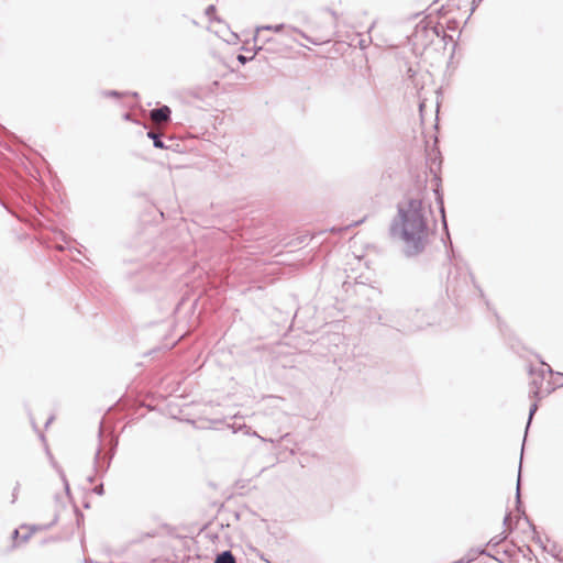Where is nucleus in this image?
<instances>
[{"label": "nucleus", "instance_id": "1", "mask_svg": "<svg viewBox=\"0 0 563 563\" xmlns=\"http://www.w3.org/2000/svg\"><path fill=\"white\" fill-rule=\"evenodd\" d=\"M428 232L424 221L417 212L408 213L402 220V240L406 243V252L415 255L421 252L427 244Z\"/></svg>", "mask_w": 563, "mask_h": 563}, {"label": "nucleus", "instance_id": "2", "mask_svg": "<svg viewBox=\"0 0 563 563\" xmlns=\"http://www.w3.org/2000/svg\"><path fill=\"white\" fill-rule=\"evenodd\" d=\"M150 117L155 124L165 123L169 121L170 109L167 106H163L158 109L152 110Z\"/></svg>", "mask_w": 563, "mask_h": 563}, {"label": "nucleus", "instance_id": "3", "mask_svg": "<svg viewBox=\"0 0 563 563\" xmlns=\"http://www.w3.org/2000/svg\"><path fill=\"white\" fill-rule=\"evenodd\" d=\"M214 563H235V559L231 552L225 551L216 559Z\"/></svg>", "mask_w": 563, "mask_h": 563}, {"label": "nucleus", "instance_id": "4", "mask_svg": "<svg viewBox=\"0 0 563 563\" xmlns=\"http://www.w3.org/2000/svg\"><path fill=\"white\" fill-rule=\"evenodd\" d=\"M147 136L151 137L154 141V146L157 148H164V143L158 139L157 134L154 132H148Z\"/></svg>", "mask_w": 563, "mask_h": 563}, {"label": "nucleus", "instance_id": "5", "mask_svg": "<svg viewBox=\"0 0 563 563\" xmlns=\"http://www.w3.org/2000/svg\"><path fill=\"white\" fill-rule=\"evenodd\" d=\"M255 56V54H253L251 57H246L244 55H238V60L241 63V64H245L249 59H253Z\"/></svg>", "mask_w": 563, "mask_h": 563}, {"label": "nucleus", "instance_id": "6", "mask_svg": "<svg viewBox=\"0 0 563 563\" xmlns=\"http://www.w3.org/2000/svg\"><path fill=\"white\" fill-rule=\"evenodd\" d=\"M556 558H558V560H559L560 562H562V563H563V550H562V551H560V552L556 554Z\"/></svg>", "mask_w": 563, "mask_h": 563}, {"label": "nucleus", "instance_id": "7", "mask_svg": "<svg viewBox=\"0 0 563 563\" xmlns=\"http://www.w3.org/2000/svg\"><path fill=\"white\" fill-rule=\"evenodd\" d=\"M24 529H25L24 527H21L19 530H15L14 531L15 537H19L23 532Z\"/></svg>", "mask_w": 563, "mask_h": 563}, {"label": "nucleus", "instance_id": "8", "mask_svg": "<svg viewBox=\"0 0 563 563\" xmlns=\"http://www.w3.org/2000/svg\"><path fill=\"white\" fill-rule=\"evenodd\" d=\"M283 30V25H277L274 27V31L279 32Z\"/></svg>", "mask_w": 563, "mask_h": 563}]
</instances>
